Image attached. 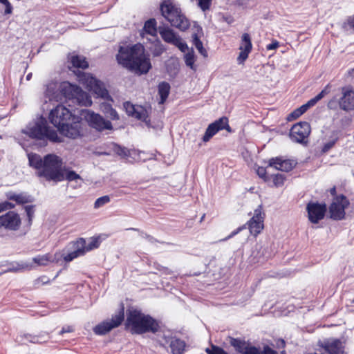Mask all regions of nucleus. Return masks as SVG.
Masks as SVG:
<instances>
[{
    "mask_svg": "<svg viewBox=\"0 0 354 354\" xmlns=\"http://www.w3.org/2000/svg\"><path fill=\"white\" fill-rule=\"evenodd\" d=\"M241 52L237 57V61L239 64L243 63L248 57V55L250 51H246L245 50H240Z\"/></svg>",
    "mask_w": 354,
    "mask_h": 354,
    "instance_id": "obj_48",
    "label": "nucleus"
},
{
    "mask_svg": "<svg viewBox=\"0 0 354 354\" xmlns=\"http://www.w3.org/2000/svg\"><path fill=\"white\" fill-rule=\"evenodd\" d=\"M162 16L170 24L181 31H185L190 26L189 19L182 12L180 8L174 0H162L160 4Z\"/></svg>",
    "mask_w": 354,
    "mask_h": 354,
    "instance_id": "obj_6",
    "label": "nucleus"
},
{
    "mask_svg": "<svg viewBox=\"0 0 354 354\" xmlns=\"http://www.w3.org/2000/svg\"><path fill=\"white\" fill-rule=\"evenodd\" d=\"M263 220L264 213L262 206L259 205L258 207L254 209L253 216L247 223L250 232L252 235L257 236L263 229Z\"/></svg>",
    "mask_w": 354,
    "mask_h": 354,
    "instance_id": "obj_18",
    "label": "nucleus"
},
{
    "mask_svg": "<svg viewBox=\"0 0 354 354\" xmlns=\"http://www.w3.org/2000/svg\"><path fill=\"white\" fill-rule=\"evenodd\" d=\"M279 47V42L274 41L271 44H268L266 47L267 50H275Z\"/></svg>",
    "mask_w": 354,
    "mask_h": 354,
    "instance_id": "obj_56",
    "label": "nucleus"
},
{
    "mask_svg": "<svg viewBox=\"0 0 354 354\" xmlns=\"http://www.w3.org/2000/svg\"><path fill=\"white\" fill-rule=\"evenodd\" d=\"M257 173L261 178H263L264 180H267L266 168H264L263 167H258V169L257 170Z\"/></svg>",
    "mask_w": 354,
    "mask_h": 354,
    "instance_id": "obj_51",
    "label": "nucleus"
},
{
    "mask_svg": "<svg viewBox=\"0 0 354 354\" xmlns=\"http://www.w3.org/2000/svg\"><path fill=\"white\" fill-rule=\"evenodd\" d=\"M286 178L285 176L281 174H277L273 176V183L276 187H281L283 185Z\"/></svg>",
    "mask_w": 354,
    "mask_h": 354,
    "instance_id": "obj_41",
    "label": "nucleus"
},
{
    "mask_svg": "<svg viewBox=\"0 0 354 354\" xmlns=\"http://www.w3.org/2000/svg\"><path fill=\"white\" fill-rule=\"evenodd\" d=\"M25 211H26V213L28 218V222H29V223H31L32 219L34 216V213H35L34 206L33 205L25 206Z\"/></svg>",
    "mask_w": 354,
    "mask_h": 354,
    "instance_id": "obj_45",
    "label": "nucleus"
},
{
    "mask_svg": "<svg viewBox=\"0 0 354 354\" xmlns=\"http://www.w3.org/2000/svg\"><path fill=\"white\" fill-rule=\"evenodd\" d=\"M84 118L88 124L93 129L98 131H102L105 129H111L112 124L110 121L105 120L100 114L95 112H86Z\"/></svg>",
    "mask_w": 354,
    "mask_h": 354,
    "instance_id": "obj_17",
    "label": "nucleus"
},
{
    "mask_svg": "<svg viewBox=\"0 0 354 354\" xmlns=\"http://www.w3.org/2000/svg\"><path fill=\"white\" fill-rule=\"evenodd\" d=\"M337 103L339 104V101L337 99H332L328 103V107L329 109H336Z\"/></svg>",
    "mask_w": 354,
    "mask_h": 354,
    "instance_id": "obj_54",
    "label": "nucleus"
},
{
    "mask_svg": "<svg viewBox=\"0 0 354 354\" xmlns=\"http://www.w3.org/2000/svg\"><path fill=\"white\" fill-rule=\"evenodd\" d=\"M295 165L296 162L294 160L276 157L270 159L268 166L277 170L288 172L291 171Z\"/></svg>",
    "mask_w": 354,
    "mask_h": 354,
    "instance_id": "obj_21",
    "label": "nucleus"
},
{
    "mask_svg": "<svg viewBox=\"0 0 354 354\" xmlns=\"http://www.w3.org/2000/svg\"><path fill=\"white\" fill-rule=\"evenodd\" d=\"M252 44L250 36L248 33H244L242 35L241 43L239 47L240 50H245L246 51H251Z\"/></svg>",
    "mask_w": 354,
    "mask_h": 354,
    "instance_id": "obj_34",
    "label": "nucleus"
},
{
    "mask_svg": "<svg viewBox=\"0 0 354 354\" xmlns=\"http://www.w3.org/2000/svg\"><path fill=\"white\" fill-rule=\"evenodd\" d=\"M72 66L77 68L85 69L88 67V63L83 56L74 55L71 58Z\"/></svg>",
    "mask_w": 354,
    "mask_h": 354,
    "instance_id": "obj_28",
    "label": "nucleus"
},
{
    "mask_svg": "<svg viewBox=\"0 0 354 354\" xmlns=\"http://www.w3.org/2000/svg\"><path fill=\"white\" fill-rule=\"evenodd\" d=\"M245 228V225H243V226L238 227L236 230H234L229 236H227V237H225L223 239H221L220 241H225L232 238L233 236H234L236 234L239 233L242 230H243Z\"/></svg>",
    "mask_w": 354,
    "mask_h": 354,
    "instance_id": "obj_50",
    "label": "nucleus"
},
{
    "mask_svg": "<svg viewBox=\"0 0 354 354\" xmlns=\"http://www.w3.org/2000/svg\"><path fill=\"white\" fill-rule=\"evenodd\" d=\"M310 133V124L306 122H299L292 127L290 138L295 142L306 144Z\"/></svg>",
    "mask_w": 354,
    "mask_h": 354,
    "instance_id": "obj_13",
    "label": "nucleus"
},
{
    "mask_svg": "<svg viewBox=\"0 0 354 354\" xmlns=\"http://www.w3.org/2000/svg\"><path fill=\"white\" fill-rule=\"evenodd\" d=\"M326 210L327 207L325 203L310 202L306 205L308 220L314 224L318 223L324 218Z\"/></svg>",
    "mask_w": 354,
    "mask_h": 354,
    "instance_id": "obj_15",
    "label": "nucleus"
},
{
    "mask_svg": "<svg viewBox=\"0 0 354 354\" xmlns=\"http://www.w3.org/2000/svg\"><path fill=\"white\" fill-rule=\"evenodd\" d=\"M124 108L126 109V111H128L129 109H131L132 111H136L134 106L131 104L129 102H125L124 103Z\"/></svg>",
    "mask_w": 354,
    "mask_h": 354,
    "instance_id": "obj_59",
    "label": "nucleus"
},
{
    "mask_svg": "<svg viewBox=\"0 0 354 354\" xmlns=\"http://www.w3.org/2000/svg\"><path fill=\"white\" fill-rule=\"evenodd\" d=\"M128 116L134 118L136 119L142 120L145 122L148 127H153V125L151 123L150 119H149V112H127Z\"/></svg>",
    "mask_w": 354,
    "mask_h": 354,
    "instance_id": "obj_29",
    "label": "nucleus"
},
{
    "mask_svg": "<svg viewBox=\"0 0 354 354\" xmlns=\"http://www.w3.org/2000/svg\"><path fill=\"white\" fill-rule=\"evenodd\" d=\"M111 116L113 119L118 118L116 111L111 112Z\"/></svg>",
    "mask_w": 354,
    "mask_h": 354,
    "instance_id": "obj_64",
    "label": "nucleus"
},
{
    "mask_svg": "<svg viewBox=\"0 0 354 354\" xmlns=\"http://www.w3.org/2000/svg\"><path fill=\"white\" fill-rule=\"evenodd\" d=\"M304 112H291L287 117L288 121L293 120L300 117Z\"/></svg>",
    "mask_w": 354,
    "mask_h": 354,
    "instance_id": "obj_52",
    "label": "nucleus"
},
{
    "mask_svg": "<svg viewBox=\"0 0 354 354\" xmlns=\"http://www.w3.org/2000/svg\"><path fill=\"white\" fill-rule=\"evenodd\" d=\"M61 100L60 103L70 102L73 104L82 106H90L92 104L91 96L82 89L69 82H61Z\"/></svg>",
    "mask_w": 354,
    "mask_h": 354,
    "instance_id": "obj_7",
    "label": "nucleus"
},
{
    "mask_svg": "<svg viewBox=\"0 0 354 354\" xmlns=\"http://www.w3.org/2000/svg\"><path fill=\"white\" fill-rule=\"evenodd\" d=\"M223 129H225L230 133L232 132V129L229 125L228 118L226 117L220 118L214 122L209 124L206 129L203 137V140L205 142H208L214 135Z\"/></svg>",
    "mask_w": 354,
    "mask_h": 354,
    "instance_id": "obj_14",
    "label": "nucleus"
},
{
    "mask_svg": "<svg viewBox=\"0 0 354 354\" xmlns=\"http://www.w3.org/2000/svg\"><path fill=\"white\" fill-rule=\"evenodd\" d=\"M318 346L324 348L328 354H344L342 343L337 339H326L319 341Z\"/></svg>",
    "mask_w": 354,
    "mask_h": 354,
    "instance_id": "obj_19",
    "label": "nucleus"
},
{
    "mask_svg": "<svg viewBox=\"0 0 354 354\" xmlns=\"http://www.w3.org/2000/svg\"><path fill=\"white\" fill-rule=\"evenodd\" d=\"M8 201L0 203V212L8 210Z\"/></svg>",
    "mask_w": 354,
    "mask_h": 354,
    "instance_id": "obj_58",
    "label": "nucleus"
},
{
    "mask_svg": "<svg viewBox=\"0 0 354 354\" xmlns=\"http://www.w3.org/2000/svg\"><path fill=\"white\" fill-rule=\"evenodd\" d=\"M342 96L339 100V107L343 111L354 110V91L351 88L343 87Z\"/></svg>",
    "mask_w": 354,
    "mask_h": 354,
    "instance_id": "obj_20",
    "label": "nucleus"
},
{
    "mask_svg": "<svg viewBox=\"0 0 354 354\" xmlns=\"http://www.w3.org/2000/svg\"><path fill=\"white\" fill-rule=\"evenodd\" d=\"M349 204V201L344 195L337 196L329 207L330 218L336 221L344 219L346 214L345 209L348 207Z\"/></svg>",
    "mask_w": 354,
    "mask_h": 354,
    "instance_id": "obj_11",
    "label": "nucleus"
},
{
    "mask_svg": "<svg viewBox=\"0 0 354 354\" xmlns=\"http://www.w3.org/2000/svg\"><path fill=\"white\" fill-rule=\"evenodd\" d=\"M34 268L32 263L26 261L15 262L10 265L8 268L7 272H18L24 270H30Z\"/></svg>",
    "mask_w": 354,
    "mask_h": 354,
    "instance_id": "obj_25",
    "label": "nucleus"
},
{
    "mask_svg": "<svg viewBox=\"0 0 354 354\" xmlns=\"http://www.w3.org/2000/svg\"><path fill=\"white\" fill-rule=\"evenodd\" d=\"M111 201V198L109 196H103L100 198H98L94 203V208L98 209L101 207L104 206V205L109 203Z\"/></svg>",
    "mask_w": 354,
    "mask_h": 354,
    "instance_id": "obj_39",
    "label": "nucleus"
},
{
    "mask_svg": "<svg viewBox=\"0 0 354 354\" xmlns=\"http://www.w3.org/2000/svg\"><path fill=\"white\" fill-rule=\"evenodd\" d=\"M205 351L207 354H227L222 348L212 345L211 347L207 348Z\"/></svg>",
    "mask_w": 354,
    "mask_h": 354,
    "instance_id": "obj_40",
    "label": "nucleus"
},
{
    "mask_svg": "<svg viewBox=\"0 0 354 354\" xmlns=\"http://www.w3.org/2000/svg\"><path fill=\"white\" fill-rule=\"evenodd\" d=\"M105 111H113L114 109H112L110 104H104V105Z\"/></svg>",
    "mask_w": 354,
    "mask_h": 354,
    "instance_id": "obj_61",
    "label": "nucleus"
},
{
    "mask_svg": "<svg viewBox=\"0 0 354 354\" xmlns=\"http://www.w3.org/2000/svg\"><path fill=\"white\" fill-rule=\"evenodd\" d=\"M74 72L77 77L79 82L85 86L90 91H93L97 97L102 99H108L109 97L108 91L101 81L95 78L92 75L80 71V70Z\"/></svg>",
    "mask_w": 354,
    "mask_h": 354,
    "instance_id": "obj_9",
    "label": "nucleus"
},
{
    "mask_svg": "<svg viewBox=\"0 0 354 354\" xmlns=\"http://www.w3.org/2000/svg\"><path fill=\"white\" fill-rule=\"evenodd\" d=\"M157 338L160 345L166 347L170 345L174 337L171 335L169 331H163L157 335Z\"/></svg>",
    "mask_w": 354,
    "mask_h": 354,
    "instance_id": "obj_30",
    "label": "nucleus"
},
{
    "mask_svg": "<svg viewBox=\"0 0 354 354\" xmlns=\"http://www.w3.org/2000/svg\"><path fill=\"white\" fill-rule=\"evenodd\" d=\"M7 198L10 201H15L17 204H25L32 201V198L30 195L24 193L18 194L15 193H8L7 194Z\"/></svg>",
    "mask_w": 354,
    "mask_h": 354,
    "instance_id": "obj_26",
    "label": "nucleus"
},
{
    "mask_svg": "<svg viewBox=\"0 0 354 354\" xmlns=\"http://www.w3.org/2000/svg\"><path fill=\"white\" fill-rule=\"evenodd\" d=\"M211 3L212 0H198V5L203 11H206L209 10Z\"/></svg>",
    "mask_w": 354,
    "mask_h": 354,
    "instance_id": "obj_46",
    "label": "nucleus"
},
{
    "mask_svg": "<svg viewBox=\"0 0 354 354\" xmlns=\"http://www.w3.org/2000/svg\"><path fill=\"white\" fill-rule=\"evenodd\" d=\"M185 61L187 64V66H190L192 68L194 62V52H189L185 55Z\"/></svg>",
    "mask_w": 354,
    "mask_h": 354,
    "instance_id": "obj_44",
    "label": "nucleus"
},
{
    "mask_svg": "<svg viewBox=\"0 0 354 354\" xmlns=\"http://www.w3.org/2000/svg\"><path fill=\"white\" fill-rule=\"evenodd\" d=\"M25 338L30 342L34 344L41 343V342L39 340V337L36 335H32L30 334L25 335Z\"/></svg>",
    "mask_w": 354,
    "mask_h": 354,
    "instance_id": "obj_49",
    "label": "nucleus"
},
{
    "mask_svg": "<svg viewBox=\"0 0 354 354\" xmlns=\"http://www.w3.org/2000/svg\"><path fill=\"white\" fill-rule=\"evenodd\" d=\"M143 30L151 35L156 36L157 32L156 21L155 19H150L147 20L144 25Z\"/></svg>",
    "mask_w": 354,
    "mask_h": 354,
    "instance_id": "obj_32",
    "label": "nucleus"
},
{
    "mask_svg": "<svg viewBox=\"0 0 354 354\" xmlns=\"http://www.w3.org/2000/svg\"><path fill=\"white\" fill-rule=\"evenodd\" d=\"M84 254L95 248H97L100 245L99 239L97 238H92L91 241L86 244L85 239H84Z\"/></svg>",
    "mask_w": 354,
    "mask_h": 354,
    "instance_id": "obj_38",
    "label": "nucleus"
},
{
    "mask_svg": "<svg viewBox=\"0 0 354 354\" xmlns=\"http://www.w3.org/2000/svg\"><path fill=\"white\" fill-rule=\"evenodd\" d=\"M348 26L354 31V15L347 19L346 22L344 23V26Z\"/></svg>",
    "mask_w": 354,
    "mask_h": 354,
    "instance_id": "obj_53",
    "label": "nucleus"
},
{
    "mask_svg": "<svg viewBox=\"0 0 354 354\" xmlns=\"http://www.w3.org/2000/svg\"><path fill=\"white\" fill-rule=\"evenodd\" d=\"M61 82H50L46 85L44 91L45 102L42 111H70L66 106L60 103Z\"/></svg>",
    "mask_w": 354,
    "mask_h": 354,
    "instance_id": "obj_8",
    "label": "nucleus"
},
{
    "mask_svg": "<svg viewBox=\"0 0 354 354\" xmlns=\"http://www.w3.org/2000/svg\"><path fill=\"white\" fill-rule=\"evenodd\" d=\"M8 209H13L15 207V205L10 203V202H8Z\"/></svg>",
    "mask_w": 354,
    "mask_h": 354,
    "instance_id": "obj_63",
    "label": "nucleus"
},
{
    "mask_svg": "<svg viewBox=\"0 0 354 354\" xmlns=\"http://www.w3.org/2000/svg\"><path fill=\"white\" fill-rule=\"evenodd\" d=\"M113 150L118 155L122 157H127L129 155V151L127 148L122 147L117 145L114 146Z\"/></svg>",
    "mask_w": 354,
    "mask_h": 354,
    "instance_id": "obj_42",
    "label": "nucleus"
},
{
    "mask_svg": "<svg viewBox=\"0 0 354 354\" xmlns=\"http://www.w3.org/2000/svg\"><path fill=\"white\" fill-rule=\"evenodd\" d=\"M124 318V306H122L120 310L112 316L110 320L104 321L95 326L93 328V332L96 335H105L112 329L119 326L123 322Z\"/></svg>",
    "mask_w": 354,
    "mask_h": 354,
    "instance_id": "obj_10",
    "label": "nucleus"
},
{
    "mask_svg": "<svg viewBox=\"0 0 354 354\" xmlns=\"http://www.w3.org/2000/svg\"><path fill=\"white\" fill-rule=\"evenodd\" d=\"M335 141L333 140V141L326 143L323 147V151H324V152L328 151L330 148H332L333 147V145H335Z\"/></svg>",
    "mask_w": 354,
    "mask_h": 354,
    "instance_id": "obj_55",
    "label": "nucleus"
},
{
    "mask_svg": "<svg viewBox=\"0 0 354 354\" xmlns=\"http://www.w3.org/2000/svg\"><path fill=\"white\" fill-rule=\"evenodd\" d=\"M229 344L241 354H254L257 347L251 346L244 340L229 337Z\"/></svg>",
    "mask_w": 354,
    "mask_h": 354,
    "instance_id": "obj_23",
    "label": "nucleus"
},
{
    "mask_svg": "<svg viewBox=\"0 0 354 354\" xmlns=\"http://www.w3.org/2000/svg\"><path fill=\"white\" fill-rule=\"evenodd\" d=\"M84 239L80 238L76 241L71 243V248L73 250L66 254H63V259L66 262H70L73 259L84 255Z\"/></svg>",
    "mask_w": 354,
    "mask_h": 354,
    "instance_id": "obj_22",
    "label": "nucleus"
},
{
    "mask_svg": "<svg viewBox=\"0 0 354 354\" xmlns=\"http://www.w3.org/2000/svg\"><path fill=\"white\" fill-rule=\"evenodd\" d=\"M158 32L165 42L178 47V49L183 53H185L188 50L187 44L169 27L159 26Z\"/></svg>",
    "mask_w": 354,
    "mask_h": 354,
    "instance_id": "obj_12",
    "label": "nucleus"
},
{
    "mask_svg": "<svg viewBox=\"0 0 354 354\" xmlns=\"http://www.w3.org/2000/svg\"><path fill=\"white\" fill-rule=\"evenodd\" d=\"M64 180L72 182L77 181V180H82L81 176L77 174L75 171L71 170L66 166H63Z\"/></svg>",
    "mask_w": 354,
    "mask_h": 354,
    "instance_id": "obj_33",
    "label": "nucleus"
},
{
    "mask_svg": "<svg viewBox=\"0 0 354 354\" xmlns=\"http://www.w3.org/2000/svg\"><path fill=\"white\" fill-rule=\"evenodd\" d=\"M148 241L153 243L154 241V239L150 235L145 234L144 236Z\"/></svg>",
    "mask_w": 354,
    "mask_h": 354,
    "instance_id": "obj_60",
    "label": "nucleus"
},
{
    "mask_svg": "<svg viewBox=\"0 0 354 354\" xmlns=\"http://www.w3.org/2000/svg\"><path fill=\"white\" fill-rule=\"evenodd\" d=\"M254 354H278L277 351L272 349L268 346H266L263 347V350H260L257 348Z\"/></svg>",
    "mask_w": 354,
    "mask_h": 354,
    "instance_id": "obj_43",
    "label": "nucleus"
},
{
    "mask_svg": "<svg viewBox=\"0 0 354 354\" xmlns=\"http://www.w3.org/2000/svg\"><path fill=\"white\" fill-rule=\"evenodd\" d=\"M30 167L35 169V175L46 181L59 183L64 180L62 158L54 153L44 157L35 153L28 154Z\"/></svg>",
    "mask_w": 354,
    "mask_h": 354,
    "instance_id": "obj_1",
    "label": "nucleus"
},
{
    "mask_svg": "<svg viewBox=\"0 0 354 354\" xmlns=\"http://www.w3.org/2000/svg\"><path fill=\"white\" fill-rule=\"evenodd\" d=\"M170 91V85L169 83L162 82L158 85V94L160 97V104H163L167 98Z\"/></svg>",
    "mask_w": 354,
    "mask_h": 354,
    "instance_id": "obj_31",
    "label": "nucleus"
},
{
    "mask_svg": "<svg viewBox=\"0 0 354 354\" xmlns=\"http://www.w3.org/2000/svg\"><path fill=\"white\" fill-rule=\"evenodd\" d=\"M52 257L50 254L44 255H38L32 258V261L37 266H46L48 262L51 261Z\"/></svg>",
    "mask_w": 354,
    "mask_h": 354,
    "instance_id": "obj_37",
    "label": "nucleus"
},
{
    "mask_svg": "<svg viewBox=\"0 0 354 354\" xmlns=\"http://www.w3.org/2000/svg\"><path fill=\"white\" fill-rule=\"evenodd\" d=\"M73 331V328L71 326H64L59 332V335H63L65 333H71Z\"/></svg>",
    "mask_w": 354,
    "mask_h": 354,
    "instance_id": "obj_57",
    "label": "nucleus"
},
{
    "mask_svg": "<svg viewBox=\"0 0 354 354\" xmlns=\"http://www.w3.org/2000/svg\"><path fill=\"white\" fill-rule=\"evenodd\" d=\"M0 3L3 4L6 7L4 14L5 15H10L12 12V6L11 3L8 1V0H0Z\"/></svg>",
    "mask_w": 354,
    "mask_h": 354,
    "instance_id": "obj_47",
    "label": "nucleus"
},
{
    "mask_svg": "<svg viewBox=\"0 0 354 354\" xmlns=\"http://www.w3.org/2000/svg\"><path fill=\"white\" fill-rule=\"evenodd\" d=\"M193 44L196 48L198 50L199 53L204 57H207V52L203 46L202 41L198 38L197 34L194 33L192 35Z\"/></svg>",
    "mask_w": 354,
    "mask_h": 354,
    "instance_id": "obj_35",
    "label": "nucleus"
},
{
    "mask_svg": "<svg viewBox=\"0 0 354 354\" xmlns=\"http://www.w3.org/2000/svg\"><path fill=\"white\" fill-rule=\"evenodd\" d=\"M330 91V86L328 84L325 88L315 97L308 101L306 104L296 108L294 111H307L308 109L315 106L320 100L328 94Z\"/></svg>",
    "mask_w": 354,
    "mask_h": 354,
    "instance_id": "obj_24",
    "label": "nucleus"
},
{
    "mask_svg": "<svg viewBox=\"0 0 354 354\" xmlns=\"http://www.w3.org/2000/svg\"><path fill=\"white\" fill-rule=\"evenodd\" d=\"M116 59L119 64L137 74H145L151 68L149 56L140 44L120 46Z\"/></svg>",
    "mask_w": 354,
    "mask_h": 354,
    "instance_id": "obj_2",
    "label": "nucleus"
},
{
    "mask_svg": "<svg viewBox=\"0 0 354 354\" xmlns=\"http://www.w3.org/2000/svg\"><path fill=\"white\" fill-rule=\"evenodd\" d=\"M19 215L14 211H10L0 216V228L9 231H17L21 226Z\"/></svg>",
    "mask_w": 354,
    "mask_h": 354,
    "instance_id": "obj_16",
    "label": "nucleus"
},
{
    "mask_svg": "<svg viewBox=\"0 0 354 354\" xmlns=\"http://www.w3.org/2000/svg\"><path fill=\"white\" fill-rule=\"evenodd\" d=\"M348 73L350 77H354V68L348 71Z\"/></svg>",
    "mask_w": 354,
    "mask_h": 354,
    "instance_id": "obj_62",
    "label": "nucleus"
},
{
    "mask_svg": "<svg viewBox=\"0 0 354 354\" xmlns=\"http://www.w3.org/2000/svg\"><path fill=\"white\" fill-rule=\"evenodd\" d=\"M185 346L186 344L183 340L174 337L169 346L173 354H183L185 351Z\"/></svg>",
    "mask_w": 354,
    "mask_h": 354,
    "instance_id": "obj_27",
    "label": "nucleus"
},
{
    "mask_svg": "<svg viewBox=\"0 0 354 354\" xmlns=\"http://www.w3.org/2000/svg\"><path fill=\"white\" fill-rule=\"evenodd\" d=\"M48 118L62 135L72 139L83 136L81 115L73 114V112H49Z\"/></svg>",
    "mask_w": 354,
    "mask_h": 354,
    "instance_id": "obj_3",
    "label": "nucleus"
},
{
    "mask_svg": "<svg viewBox=\"0 0 354 354\" xmlns=\"http://www.w3.org/2000/svg\"><path fill=\"white\" fill-rule=\"evenodd\" d=\"M126 326L131 333L139 335L146 333H155L160 327L157 320L137 309L128 310Z\"/></svg>",
    "mask_w": 354,
    "mask_h": 354,
    "instance_id": "obj_4",
    "label": "nucleus"
},
{
    "mask_svg": "<svg viewBox=\"0 0 354 354\" xmlns=\"http://www.w3.org/2000/svg\"><path fill=\"white\" fill-rule=\"evenodd\" d=\"M22 132L29 137L43 141L49 140L53 142H62V138L59 137L57 132L50 128L48 125L46 118L40 116L30 122Z\"/></svg>",
    "mask_w": 354,
    "mask_h": 354,
    "instance_id": "obj_5",
    "label": "nucleus"
},
{
    "mask_svg": "<svg viewBox=\"0 0 354 354\" xmlns=\"http://www.w3.org/2000/svg\"><path fill=\"white\" fill-rule=\"evenodd\" d=\"M150 50L153 56L158 57L162 54V53L165 50V48L160 40L156 39L153 44L152 46L150 48Z\"/></svg>",
    "mask_w": 354,
    "mask_h": 354,
    "instance_id": "obj_36",
    "label": "nucleus"
}]
</instances>
